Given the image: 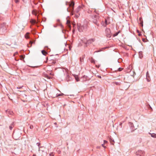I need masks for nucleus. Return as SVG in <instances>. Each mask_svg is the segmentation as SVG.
I'll list each match as a JSON object with an SVG mask.
<instances>
[{"label": "nucleus", "instance_id": "nucleus-1", "mask_svg": "<svg viewBox=\"0 0 156 156\" xmlns=\"http://www.w3.org/2000/svg\"><path fill=\"white\" fill-rule=\"evenodd\" d=\"M78 28L79 31L82 32L86 30L87 28V26L86 25L79 26L78 25Z\"/></svg>", "mask_w": 156, "mask_h": 156}, {"label": "nucleus", "instance_id": "nucleus-2", "mask_svg": "<svg viewBox=\"0 0 156 156\" xmlns=\"http://www.w3.org/2000/svg\"><path fill=\"white\" fill-rule=\"evenodd\" d=\"M6 30V27L5 24H2L0 28V34L4 33Z\"/></svg>", "mask_w": 156, "mask_h": 156}, {"label": "nucleus", "instance_id": "nucleus-3", "mask_svg": "<svg viewBox=\"0 0 156 156\" xmlns=\"http://www.w3.org/2000/svg\"><path fill=\"white\" fill-rule=\"evenodd\" d=\"M106 35L107 37H110L111 36V33L110 30L109 28H106L105 30Z\"/></svg>", "mask_w": 156, "mask_h": 156}, {"label": "nucleus", "instance_id": "nucleus-4", "mask_svg": "<svg viewBox=\"0 0 156 156\" xmlns=\"http://www.w3.org/2000/svg\"><path fill=\"white\" fill-rule=\"evenodd\" d=\"M81 10V8L80 7H78L77 9H76V11H75V12H76V13H75V15L76 16L78 17V15H77V13H78L79 12L80 10Z\"/></svg>", "mask_w": 156, "mask_h": 156}, {"label": "nucleus", "instance_id": "nucleus-5", "mask_svg": "<svg viewBox=\"0 0 156 156\" xmlns=\"http://www.w3.org/2000/svg\"><path fill=\"white\" fill-rule=\"evenodd\" d=\"M146 78L147 81L150 82V78L148 72H147L146 73Z\"/></svg>", "mask_w": 156, "mask_h": 156}, {"label": "nucleus", "instance_id": "nucleus-6", "mask_svg": "<svg viewBox=\"0 0 156 156\" xmlns=\"http://www.w3.org/2000/svg\"><path fill=\"white\" fill-rule=\"evenodd\" d=\"M93 22L94 23L96 24L97 26H99V23L98 22V21L97 20H94L93 21Z\"/></svg>", "mask_w": 156, "mask_h": 156}, {"label": "nucleus", "instance_id": "nucleus-7", "mask_svg": "<svg viewBox=\"0 0 156 156\" xmlns=\"http://www.w3.org/2000/svg\"><path fill=\"white\" fill-rule=\"evenodd\" d=\"M66 24L67 25V26L70 28H71V25H70V21H69V20H67Z\"/></svg>", "mask_w": 156, "mask_h": 156}, {"label": "nucleus", "instance_id": "nucleus-8", "mask_svg": "<svg viewBox=\"0 0 156 156\" xmlns=\"http://www.w3.org/2000/svg\"><path fill=\"white\" fill-rule=\"evenodd\" d=\"M74 5V3L73 2H72L69 5V7L70 8H72V9L73 11V6Z\"/></svg>", "mask_w": 156, "mask_h": 156}, {"label": "nucleus", "instance_id": "nucleus-9", "mask_svg": "<svg viewBox=\"0 0 156 156\" xmlns=\"http://www.w3.org/2000/svg\"><path fill=\"white\" fill-rule=\"evenodd\" d=\"M109 23H108L107 22V20L106 19H105V23L102 24V25H103L104 27H105L107 24H108Z\"/></svg>", "mask_w": 156, "mask_h": 156}, {"label": "nucleus", "instance_id": "nucleus-10", "mask_svg": "<svg viewBox=\"0 0 156 156\" xmlns=\"http://www.w3.org/2000/svg\"><path fill=\"white\" fill-rule=\"evenodd\" d=\"M149 133L151 135V137L153 138H156V134L154 133Z\"/></svg>", "mask_w": 156, "mask_h": 156}, {"label": "nucleus", "instance_id": "nucleus-11", "mask_svg": "<svg viewBox=\"0 0 156 156\" xmlns=\"http://www.w3.org/2000/svg\"><path fill=\"white\" fill-rule=\"evenodd\" d=\"M41 52L42 54L44 55H46L47 54V52L44 50L42 51Z\"/></svg>", "mask_w": 156, "mask_h": 156}, {"label": "nucleus", "instance_id": "nucleus-12", "mask_svg": "<svg viewBox=\"0 0 156 156\" xmlns=\"http://www.w3.org/2000/svg\"><path fill=\"white\" fill-rule=\"evenodd\" d=\"M75 79L77 81H79V79L78 77V76L77 75H76L74 76Z\"/></svg>", "mask_w": 156, "mask_h": 156}, {"label": "nucleus", "instance_id": "nucleus-13", "mask_svg": "<svg viewBox=\"0 0 156 156\" xmlns=\"http://www.w3.org/2000/svg\"><path fill=\"white\" fill-rule=\"evenodd\" d=\"M30 22L32 24H34L36 23V20H30Z\"/></svg>", "mask_w": 156, "mask_h": 156}, {"label": "nucleus", "instance_id": "nucleus-14", "mask_svg": "<svg viewBox=\"0 0 156 156\" xmlns=\"http://www.w3.org/2000/svg\"><path fill=\"white\" fill-rule=\"evenodd\" d=\"M93 41H94L93 39H91V40H90L88 41L87 42V43L88 44H89V43H91Z\"/></svg>", "mask_w": 156, "mask_h": 156}, {"label": "nucleus", "instance_id": "nucleus-15", "mask_svg": "<svg viewBox=\"0 0 156 156\" xmlns=\"http://www.w3.org/2000/svg\"><path fill=\"white\" fill-rule=\"evenodd\" d=\"M66 79L67 81H68L69 80V76L68 75H67L66 77Z\"/></svg>", "mask_w": 156, "mask_h": 156}, {"label": "nucleus", "instance_id": "nucleus-16", "mask_svg": "<svg viewBox=\"0 0 156 156\" xmlns=\"http://www.w3.org/2000/svg\"><path fill=\"white\" fill-rule=\"evenodd\" d=\"M33 42L32 41H30L29 44L28 45V47H31L32 46V44Z\"/></svg>", "mask_w": 156, "mask_h": 156}, {"label": "nucleus", "instance_id": "nucleus-17", "mask_svg": "<svg viewBox=\"0 0 156 156\" xmlns=\"http://www.w3.org/2000/svg\"><path fill=\"white\" fill-rule=\"evenodd\" d=\"M25 37L26 38H29V33H27L25 35Z\"/></svg>", "mask_w": 156, "mask_h": 156}, {"label": "nucleus", "instance_id": "nucleus-18", "mask_svg": "<svg viewBox=\"0 0 156 156\" xmlns=\"http://www.w3.org/2000/svg\"><path fill=\"white\" fill-rule=\"evenodd\" d=\"M32 13L33 14L35 15L36 16L37 15V13L36 12V11L35 10H34L32 11Z\"/></svg>", "mask_w": 156, "mask_h": 156}, {"label": "nucleus", "instance_id": "nucleus-19", "mask_svg": "<svg viewBox=\"0 0 156 156\" xmlns=\"http://www.w3.org/2000/svg\"><path fill=\"white\" fill-rule=\"evenodd\" d=\"M13 126L12 125H11L9 126V128L10 130H11Z\"/></svg>", "mask_w": 156, "mask_h": 156}, {"label": "nucleus", "instance_id": "nucleus-20", "mask_svg": "<svg viewBox=\"0 0 156 156\" xmlns=\"http://www.w3.org/2000/svg\"><path fill=\"white\" fill-rule=\"evenodd\" d=\"M54 154L53 153H51L49 154L50 156H54Z\"/></svg>", "mask_w": 156, "mask_h": 156}, {"label": "nucleus", "instance_id": "nucleus-21", "mask_svg": "<svg viewBox=\"0 0 156 156\" xmlns=\"http://www.w3.org/2000/svg\"><path fill=\"white\" fill-rule=\"evenodd\" d=\"M63 95V94H62V93L61 94H57L56 95V97H58L59 96H62V95Z\"/></svg>", "mask_w": 156, "mask_h": 156}, {"label": "nucleus", "instance_id": "nucleus-22", "mask_svg": "<svg viewBox=\"0 0 156 156\" xmlns=\"http://www.w3.org/2000/svg\"><path fill=\"white\" fill-rule=\"evenodd\" d=\"M123 69L122 68H119L118 69V70L119 71H121V70H122Z\"/></svg>", "mask_w": 156, "mask_h": 156}, {"label": "nucleus", "instance_id": "nucleus-23", "mask_svg": "<svg viewBox=\"0 0 156 156\" xmlns=\"http://www.w3.org/2000/svg\"><path fill=\"white\" fill-rule=\"evenodd\" d=\"M14 1L16 3H18L19 2V0H14Z\"/></svg>", "mask_w": 156, "mask_h": 156}, {"label": "nucleus", "instance_id": "nucleus-24", "mask_svg": "<svg viewBox=\"0 0 156 156\" xmlns=\"http://www.w3.org/2000/svg\"><path fill=\"white\" fill-rule=\"evenodd\" d=\"M118 34V33H116L115 34H114V35H113V36L114 37L115 36H117Z\"/></svg>", "mask_w": 156, "mask_h": 156}, {"label": "nucleus", "instance_id": "nucleus-25", "mask_svg": "<svg viewBox=\"0 0 156 156\" xmlns=\"http://www.w3.org/2000/svg\"><path fill=\"white\" fill-rule=\"evenodd\" d=\"M20 58H21V59H23V58H24V56L23 55H20Z\"/></svg>", "mask_w": 156, "mask_h": 156}, {"label": "nucleus", "instance_id": "nucleus-26", "mask_svg": "<svg viewBox=\"0 0 156 156\" xmlns=\"http://www.w3.org/2000/svg\"><path fill=\"white\" fill-rule=\"evenodd\" d=\"M50 74L51 75V76H53L54 75V74L53 73H50Z\"/></svg>", "mask_w": 156, "mask_h": 156}, {"label": "nucleus", "instance_id": "nucleus-27", "mask_svg": "<svg viewBox=\"0 0 156 156\" xmlns=\"http://www.w3.org/2000/svg\"><path fill=\"white\" fill-rule=\"evenodd\" d=\"M107 142V141L105 140H104V144L106 143Z\"/></svg>", "mask_w": 156, "mask_h": 156}, {"label": "nucleus", "instance_id": "nucleus-28", "mask_svg": "<svg viewBox=\"0 0 156 156\" xmlns=\"http://www.w3.org/2000/svg\"><path fill=\"white\" fill-rule=\"evenodd\" d=\"M91 62L92 63L94 62V59H92L91 61Z\"/></svg>", "mask_w": 156, "mask_h": 156}, {"label": "nucleus", "instance_id": "nucleus-29", "mask_svg": "<svg viewBox=\"0 0 156 156\" xmlns=\"http://www.w3.org/2000/svg\"><path fill=\"white\" fill-rule=\"evenodd\" d=\"M102 146L104 148H105V147L104 145L103 144H102Z\"/></svg>", "mask_w": 156, "mask_h": 156}, {"label": "nucleus", "instance_id": "nucleus-30", "mask_svg": "<svg viewBox=\"0 0 156 156\" xmlns=\"http://www.w3.org/2000/svg\"><path fill=\"white\" fill-rule=\"evenodd\" d=\"M98 77H99V78H101V76H98Z\"/></svg>", "mask_w": 156, "mask_h": 156}, {"label": "nucleus", "instance_id": "nucleus-31", "mask_svg": "<svg viewBox=\"0 0 156 156\" xmlns=\"http://www.w3.org/2000/svg\"><path fill=\"white\" fill-rule=\"evenodd\" d=\"M111 143L112 144H114V143L111 141Z\"/></svg>", "mask_w": 156, "mask_h": 156}, {"label": "nucleus", "instance_id": "nucleus-32", "mask_svg": "<svg viewBox=\"0 0 156 156\" xmlns=\"http://www.w3.org/2000/svg\"><path fill=\"white\" fill-rule=\"evenodd\" d=\"M47 78H49V79H50V78H51V77H49V76H47Z\"/></svg>", "mask_w": 156, "mask_h": 156}, {"label": "nucleus", "instance_id": "nucleus-33", "mask_svg": "<svg viewBox=\"0 0 156 156\" xmlns=\"http://www.w3.org/2000/svg\"><path fill=\"white\" fill-rule=\"evenodd\" d=\"M18 54V52H16L15 54H14V55H16V54Z\"/></svg>", "mask_w": 156, "mask_h": 156}, {"label": "nucleus", "instance_id": "nucleus-34", "mask_svg": "<svg viewBox=\"0 0 156 156\" xmlns=\"http://www.w3.org/2000/svg\"><path fill=\"white\" fill-rule=\"evenodd\" d=\"M71 14H72V15H73V12H72Z\"/></svg>", "mask_w": 156, "mask_h": 156}, {"label": "nucleus", "instance_id": "nucleus-35", "mask_svg": "<svg viewBox=\"0 0 156 156\" xmlns=\"http://www.w3.org/2000/svg\"><path fill=\"white\" fill-rule=\"evenodd\" d=\"M53 63H55V62H53Z\"/></svg>", "mask_w": 156, "mask_h": 156}, {"label": "nucleus", "instance_id": "nucleus-36", "mask_svg": "<svg viewBox=\"0 0 156 156\" xmlns=\"http://www.w3.org/2000/svg\"><path fill=\"white\" fill-rule=\"evenodd\" d=\"M30 128H32V127L30 126Z\"/></svg>", "mask_w": 156, "mask_h": 156}, {"label": "nucleus", "instance_id": "nucleus-37", "mask_svg": "<svg viewBox=\"0 0 156 156\" xmlns=\"http://www.w3.org/2000/svg\"><path fill=\"white\" fill-rule=\"evenodd\" d=\"M33 156H35V155H33Z\"/></svg>", "mask_w": 156, "mask_h": 156}, {"label": "nucleus", "instance_id": "nucleus-38", "mask_svg": "<svg viewBox=\"0 0 156 156\" xmlns=\"http://www.w3.org/2000/svg\"><path fill=\"white\" fill-rule=\"evenodd\" d=\"M137 154V155H138V154Z\"/></svg>", "mask_w": 156, "mask_h": 156}]
</instances>
